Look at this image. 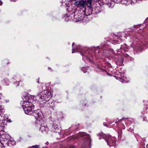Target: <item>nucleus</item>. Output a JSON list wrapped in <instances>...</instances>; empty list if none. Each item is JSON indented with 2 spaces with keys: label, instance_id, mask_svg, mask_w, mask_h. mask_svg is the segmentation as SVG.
<instances>
[{
  "label": "nucleus",
  "instance_id": "1",
  "mask_svg": "<svg viewBox=\"0 0 148 148\" xmlns=\"http://www.w3.org/2000/svg\"><path fill=\"white\" fill-rule=\"evenodd\" d=\"M23 101L21 102L23 108L26 114L30 115L33 113V116L35 119L36 123L40 124L42 123L43 115L42 112L40 110L34 111L33 112L34 106L32 104L34 101L32 97L28 96L25 97L23 98Z\"/></svg>",
  "mask_w": 148,
  "mask_h": 148
},
{
  "label": "nucleus",
  "instance_id": "2",
  "mask_svg": "<svg viewBox=\"0 0 148 148\" xmlns=\"http://www.w3.org/2000/svg\"><path fill=\"white\" fill-rule=\"evenodd\" d=\"M52 92L48 90H44L38 94L37 96L40 98V101L44 102L48 101L52 97Z\"/></svg>",
  "mask_w": 148,
  "mask_h": 148
},
{
  "label": "nucleus",
  "instance_id": "3",
  "mask_svg": "<svg viewBox=\"0 0 148 148\" xmlns=\"http://www.w3.org/2000/svg\"><path fill=\"white\" fill-rule=\"evenodd\" d=\"M43 117L42 118V120H43ZM44 121H43L42 123H41L40 124H39V125H41V126L40 128V131L44 133H46L48 134H49L51 135L50 132H48V127L47 126V125H42V124L43 123Z\"/></svg>",
  "mask_w": 148,
  "mask_h": 148
},
{
  "label": "nucleus",
  "instance_id": "4",
  "mask_svg": "<svg viewBox=\"0 0 148 148\" xmlns=\"http://www.w3.org/2000/svg\"><path fill=\"white\" fill-rule=\"evenodd\" d=\"M51 131L56 133H60V129L59 126L56 123L53 124L51 128Z\"/></svg>",
  "mask_w": 148,
  "mask_h": 148
},
{
  "label": "nucleus",
  "instance_id": "5",
  "mask_svg": "<svg viewBox=\"0 0 148 148\" xmlns=\"http://www.w3.org/2000/svg\"><path fill=\"white\" fill-rule=\"evenodd\" d=\"M90 15V14H88V15L84 14L83 15L79 16L78 17V19L77 20H78V21H88L89 19L87 16Z\"/></svg>",
  "mask_w": 148,
  "mask_h": 148
},
{
  "label": "nucleus",
  "instance_id": "6",
  "mask_svg": "<svg viewBox=\"0 0 148 148\" xmlns=\"http://www.w3.org/2000/svg\"><path fill=\"white\" fill-rule=\"evenodd\" d=\"M97 135L100 136L101 137L104 138H112V136L109 135H105L103 133H100L97 134Z\"/></svg>",
  "mask_w": 148,
  "mask_h": 148
},
{
  "label": "nucleus",
  "instance_id": "7",
  "mask_svg": "<svg viewBox=\"0 0 148 148\" xmlns=\"http://www.w3.org/2000/svg\"><path fill=\"white\" fill-rule=\"evenodd\" d=\"M16 142L14 139H10L8 141V144L9 146L14 145L15 144Z\"/></svg>",
  "mask_w": 148,
  "mask_h": 148
},
{
  "label": "nucleus",
  "instance_id": "8",
  "mask_svg": "<svg viewBox=\"0 0 148 148\" xmlns=\"http://www.w3.org/2000/svg\"><path fill=\"white\" fill-rule=\"evenodd\" d=\"M123 73H122L121 74V77H119V78L120 79V81L121 82H122V83H125L126 82L125 81V77H124L123 76Z\"/></svg>",
  "mask_w": 148,
  "mask_h": 148
},
{
  "label": "nucleus",
  "instance_id": "9",
  "mask_svg": "<svg viewBox=\"0 0 148 148\" xmlns=\"http://www.w3.org/2000/svg\"><path fill=\"white\" fill-rule=\"evenodd\" d=\"M86 1L82 0L79 4L80 6L82 8H84L86 6Z\"/></svg>",
  "mask_w": 148,
  "mask_h": 148
},
{
  "label": "nucleus",
  "instance_id": "10",
  "mask_svg": "<svg viewBox=\"0 0 148 148\" xmlns=\"http://www.w3.org/2000/svg\"><path fill=\"white\" fill-rule=\"evenodd\" d=\"M75 44L74 42H73L72 43V53H75L76 52H78L79 51V49H78V48H77L76 49H75L73 47V46Z\"/></svg>",
  "mask_w": 148,
  "mask_h": 148
},
{
  "label": "nucleus",
  "instance_id": "11",
  "mask_svg": "<svg viewBox=\"0 0 148 148\" xmlns=\"http://www.w3.org/2000/svg\"><path fill=\"white\" fill-rule=\"evenodd\" d=\"M82 0H72V1H75L73 3L75 5H79Z\"/></svg>",
  "mask_w": 148,
  "mask_h": 148
},
{
  "label": "nucleus",
  "instance_id": "12",
  "mask_svg": "<svg viewBox=\"0 0 148 148\" xmlns=\"http://www.w3.org/2000/svg\"><path fill=\"white\" fill-rule=\"evenodd\" d=\"M86 5L90 8L91 4V0H87V1H86Z\"/></svg>",
  "mask_w": 148,
  "mask_h": 148
},
{
  "label": "nucleus",
  "instance_id": "13",
  "mask_svg": "<svg viewBox=\"0 0 148 148\" xmlns=\"http://www.w3.org/2000/svg\"><path fill=\"white\" fill-rule=\"evenodd\" d=\"M3 82H4V84L5 85H8L9 84V82L8 79H4L3 80Z\"/></svg>",
  "mask_w": 148,
  "mask_h": 148
},
{
  "label": "nucleus",
  "instance_id": "14",
  "mask_svg": "<svg viewBox=\"0 0 148 148\" xmlns=\"http://www.w3.org/2000/svg\"><path fill=\"white\" fill-rule=\"evenodd\" d=\"M4 112L3 108L2 106L0 105V114L1 113H3Z\"/></svg>",
  "mask_w": 148,
  "mask_h": 148
},
{
  "label": "nucleus",
  "instance_id": "15",
  "mask_svg": "<svg viewBox=\"0 0 148 148\" xmlns=\"http://www.w3.org/2000/svg\"><path fill=\"white\" fill-rule=\"evenodd\" d=\"M86 134L83 132H81L79 133V136L82 137L86 136Z\"/></svg>",
  "mask_w": 148,
  "mask_h": 148
},
{
  "label": "nucleus",
  "instance_id": "16",
  "mask_svg": "<svg viewBox=\"0 0 148 148\" xmlns=\"http://www.w3.org/2000/svg\"><path fill=\"white\" fill-rule=\"evenodd\" d=\"M18 81H19V79H18L17 80H16V82H15L14 84L16 85V86H18L19 85V82Z\"/></svg>",
  "mask_w": 148,
  "mask_h": 148
},
{
  "label": "nucleus",
  "instance_id": "17",
  "mask_svg": "<svg viewBox=\"0 0 148 148\" xmlns=\"http://www.w3.org/2000/svg\"><path fill=\"white\" fill-rule=\"evenodd\" d=\"M32 147H35V148H39V146L37 145H33L32 146Z\"/></svg>",
  "mask_w": 148,
  "mask_h": 148
},
{
  "label": "nucleus",
  "instance_id": "18",
  "mask_svg": "<svg viewBox=\"0 0 148 148\" xmlns=\"http://www.w3.org/2000/svg\"><path fill=\"white\" fill-rule=\"evenodd\" d=\"M111 139H106V141L107 142V144L109 145V142L110 141V140Z\"/></svg>",
  "mask_w": 148,
  "mask_h": 148
},
{
  "label": "nucleus",
  "instance_id": "19",
  "mask_svg": "<svg viewBox=\"0 0 148 148\" xmlns=\"http://www.w3.org/2000/svg\"><path fill=\"white\" fill-rule=\"evenodd\" d=\"M86 68L84 67V68H82V70L84 72V73H86L87 72L86 71H84V69H86Z\"/></svg>",
  "mask_w": 148,
  "mask_h": 148
},
{
  "label": "nucleus",
  "instance_id": "20",
  "mask_svg": "<svg viewBox=\"0 0 148 148\" xmlns=\"http://www.w3.org/2000/svg\"><path fill=\"white\" fill-rule=\"evenodd\" d=\"M10 137V136L9 135H8L7 136V138H9Z\"/></svg>",
  "mask_w": 148,
  "mask_h": 148
},
{
  "label": "nucleus",
  "instance_id": "21",
  "mask_svg": "<svg viewBox=\"0 0 148 148\" xmlns=\"http://www.w3.org/2000/svg\"><path fill=\"white\" fill-rule=\"evenodd\" d=\"M2 4V2L1 1H0V5H1Z\"/></svg>",
  "mask_w": 148,
  "mask_h": 148
},
{
  "label": "nucleus",
  "instance_id": "22",
  "mask_svg": "<svg viewBox=\"0 0 148 148\" xmlns=\"http://www.w3.org/2000/svg\"><path fill=\"white\" fill-rule=\"evenodd\" d=\"M81 54H82V56H85L84 54H83L82 53Z\"/></svg>",
  "mask_w": 148,
  "mask_h": 148
},
{
  "label": "nucleus",
  "instance_id": "23",
  "mask_svg": "<svg viewBox=\"0 0 148 148\" xmlns=\"http://www.w3.org/2000/svg\"><path fill=\"white\" fill-rule=\"evenodd\" d=\"M11 0L12 1H15V0Z\"/></svg>",
  "mask_w": 148,
  "mask_h": 148
},
{
  "label": "nucleus",
  "instance_id": "24",
  "mask_svg": "<svg viewBox=\"0 0 148 148\" xmlns=\"http://www.w3.org/2000/svg\"><path fill=\"white\" fill-rule=\"evenodd\" d=\"M46 144H47V145H48V142H47V143Z\"/></svg>",
  "mask_w": 148,
  "mask_h": 148
},
{
  "label": "nucleus",
  "instance_id": "25",
  "mask_svg": "<svg viewBox=\"0 0 148 148\" xmlns=\"http://www.w3.org/2000/svg\"><path fill=\"white\" fill-rule=\"evenodd\" d=\"M104 125H105V126H106V125L104 124Z\"/></svg>",
  "mask_w": 148,
  "mask_h": 148
},
{
  "label": "nucleus",
  "instance_id": "26",
  "mask_svg": "<svg viewBox=\"0 0 148 148\" xmlns=\"http://www.w3.org/2000/svg\"><path fill=\"white\" fill-rule=\"evenodd\" d=\"M124 119V118H123V119Z\"/></svg>",
  "mask_w": 148,
  "mask_h": 148
},
{
  "label": "nucleus",
  "instance_id": "27",
  "mask_svg": "<svg viewBox=\"0 0 148 148\" xmlns=\"http://www.w3.org/2000/svg\"><path fill=\"white\" fill-rule=\"evenodd\" d=\"M6 102H8V101H6Z\"/></svg>",
  "mask_w": 148,
  "mask_h": 148
}]
</instances>
